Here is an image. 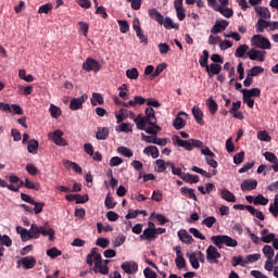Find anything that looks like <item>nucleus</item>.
I'll list each match as a JSON object with an SVG mask.
<instances>
[{
  "label": "nucleus",
  "instance_id": "f257e3e1",
  "mask_svg": "<svg viewBox=\"0 0 278 278\" xmlns=\"http://www.w3.org/2000/svg\"><path fill=\"white\" fill-rule=\"evenodd\" d=\"M137 129H144V125H154L160 130L162 127L157 126V117L155 116V110L149 106L146 109V115L139 114L134 118Z\"/></svg>",
  "mask_w": 278,
  "mask_h": 278
},
{
  "label": "nucleus",
  "instance_id": "f03ea898",
  "mask_svg": "<svg viewBox=\"0 0 278 278\" xmlns=\"http://www.w3.org/2000/svg\"><path fill=\"white\" fill-rule=\"evenodd\" d=\"M173 140L174 144L181 147L186 151H192V149H201L203 147V141L198 139L182 140L179 136H174Z\"/></svg>",
  "mask_w": 278,
  "mask_h": 278
},
{
  "label": "nucleus",
  "instance_id": "7ed1b4c3",
  "mask_svg": "<svg viewBox=\"0 0 278 278\" xmlns=\"http://www.w3.org/2000/svg\"><path fill=\"white\" fill-rule=\"evenodd\" d=\"M211 241L217 249H223V245L225 247H231L236 248L238 247V240L227 236V235H217V236H212Z\"/></svg>",
  "mask_w": 278,
  "mask_h": 278
},
{
  "label": "nucleus",
  "instance_id": "20e7f679",
  "mask_svg": "<svg viewBox=\"0 0 278 278\" xmlns=\"http://www.w3.org/2000/svg\"><path fill=\"white\" fill-rule=\"evenodd\" d=\"M86 262L88 266L94 264V268H99V265L103 264V258L101 254L97 253V248L91 249L90 253L87 255Z\"/></svg>",
  "mask_w": 278,
  "mask_h": 278
},
{
  "label": "nucleus",
  "instance_id": "39448f33",
  "mask_svg": "<svg viewBox=\"0 0 278 278\" xmlns=\"http://www.w3.org/2000/svg\"><path fill=\"white\" fill-rule=\"evenodd\" d=\"M251 42L253 47H257V49H270V40L263 35H254L251 38Z\"/></svg>",
  "mask_w": 278,
  "mask_h": 278
},
{
  "label": "nucleus",
  "instance_id": "423d86ee",
  "mask_svg": "<svg viewBox=\"0 0 278 278\" xmlns=\"http://www.w3.org/2000/svg\"><path fill=\"white\" fill-rule=\"evenodd\" d=\"M233 210H247V212H250V214L258 218V220H264L266 218L262 211H257V208H254L252 205L235 204Z\"/></svg>",
  "mask_w": 278,
  "mask_h": 278
},
{
  "label": "nucleus",
  "instance_id": "0eeeda50",
  "mask_svg": "<svg viewBox=\"0 0 278 278\" xmlns=\"http://www.w3.org/2000/svg\"><path fill=\"white\" fill-rule=\"evenodd\" d=\"M83 68L87 73H90L93 71V73H99L101 71L102 66L101 63H99L97 60L92 58H88L86 62L83 63Z\"/></svg>",
  "mask_w": 278,
  "mask_h": 278
},
{
  "label": "nucleus",
  "instance_id": "6e6552de",
  "mask_svg": "<svg viewBox=\"0 0 278 278\" xmlns=\"http://www.w3.org/2000/svg\"><path fill=\"white\" fill-rule=\"evenodd\" d=\"M218 260H220V252L214 245H208L206 249V261L208 264H218Z\"/></svg>",
  "mask_w": 278,
  "mask_h": 278
},
{
  "label": "nucleus",
  "instance_id": "1a4fd4ad",
  "mask_svg": "<svg viewBox=\"0 0 278 278\" xmlns=\"http://www.w3.org/2000/svg\"><path fill=\"white\" fill-rule=\"evenodd\" d=\"M86 101H88V94L86 93L78 98H73L70 102V110H72L73 112L81 110Z\"/></svg>",
  "mask_w": 278,
  "mask_h": 278
},
{
  "label": "nucleus",
  "instance_id": "9d476101",
  "mask_svg": "<svg viewBox=\"0 0 278 278\" xmlns=\"http://www.w3.org/2000/svg\"><path fill=\"white\" fill-rule=\"evenodd\" d=\"M132 28L136 31L137 38H139L140 42L143 45H149V38L142 34V27H140V21L138 18L132 21Z\"/></svg>",
  "mask_w": 278,
  "mask_h": 278
},
{
  "label": "nucleus",
  "instance_id": "9b49d317",
  "mask_svg": "<svg viewBox=\"0 0 278 278\" xmlns=\"http://www.w3.org/2000/svg\"><path fill=\"white\" fill-rule=\"evenodd\" d=\"M247 55L252 61L264 62L266 58V51L251 49L248 51Z\"/></svg>",
  "mask_w": 278,
  "mask_h": 278
},
{
  "label": "nucleus",
  "instance_id": "f8f14e48",
  "mask_svg": "<svg viewBox=\"0 0 278 278\" xmlns=\"http://www.w3.org/2000/svg\"><path fill=\"white\" fill-rule=\"evenodd\" d=\"M39 232L43 237L48 236L50 242H53L55 240V230L49 227V223H46L43 226H40Z\"/></svg>",
  "mask_w": 278,
  "mask_h": 278
},
{
  "label": "nucleus",
  "instance_id": "ddd939ff",
  "mask_svg": "<svg viewBox=\"0 0 278 278\" xmlns=\"http://www.w3.org/2000/svg\"><path fill=\"white\" fill-rule=\"evenodd\" d=\"M23 186L25 188V180L20 179L18 184L14 186V185H9L8 181L0 178V188H8V190H10L11 192H18V190H21Z\"/></svg>",
  "mask_w": 278,
  "mask_h": 278
},
{
  "label": "nucleus",
  "instance_id": "4468645a",
  "mask_svg": "<svg viewBox=\"0 0 278 278\" xmlns=\"http://www.w3.org/2000/svg\"><path fill=\"white\" fill-rule=\"evenodd\" d=\"M257 188V180L255 179H245L241 184L242 192H251V190H255Z\"/></svg>",
  "mask_w": 278,
  "mask_h": 278
},
{
  "label": "nucleus",
  "instance_id": "2eb2a0df",
  "mask_svg": "<svg viewBox=\"0 0 278 278\" xmlns=\"http://www.w3.org/2000/svg\"><path fill=\"white\" fill-rule=\"evenodd\" d=\"M229 27V22L226 20L216 21L214 26L211 29V33L213 34H220V31H225Z\"/></svg>",
  "mask_w": 278,
  "mask_h": 278
},
{
  "label": "nucleus",
  "instance_id": "dca6fc26",
  "mask_svg": "<svg viewBox=\"0 0 278 278\" xmlns=\"http://www.w3.org/2000/svg\"><path fill=\"white\" fill-rule=\"evenodd\" d=\"M181 116H188V114H186L184 111L177 114L176 118L173 122V127H175L177 130L184 129L186 127V121H184Z\"/></svg>",
  "mask_w": 278,
  "mask_h": 278
},
{
  "label": "nucleus",
  "instance_id": "f3484780",
  "mask_svg": "<svg viewBox=\"0 0 278 278\" xmlns=\"http://www.w3.org/2000/svg\"><path fill=\"white\" fill-rule=\"evenodd\" d=\"M176 266L179 270L181 268H186V258H184V253H181V248H176V260H175Z\"/></svg>",
  "mask_w": 278,
  "mask_h": 278
},
{
  "label": "nucleus",
  "instance_id": "a211bd4d",
  "mask_svg": "<svg viewBox=\"0 0 278 278\" xmlns=\"http://www.w3.org/2000/svg\"><path fill=\"white\" fill-rule=\"evenodd\" d=\"M208 77H213V75H220V71H223V66L218 63H211L207 67H205Z\"/></svg>",
  "mask_w": 278,
  "mask_h": 278
},
{
  "label": "nucleus",
  "instance_id": "6ab92c4d",
  "mask_svg": "<svg viewBox=\"0 0 278 278\" xmlns=\"http://www.w3.org/2000/svg\"><path fill=\"white\" fill-rule=\"evenodd\" d=\"M22 266L25 270H31L36 266V257L34 256H24L22 257Z\"/></svg>",
  "mask_w": 278,
  "mask_h": 278
},
{
  "label": "nucleus",
  "instance_id": "aec40b11",
  "mask_svg": "<svg viewBox=\"0 0 278 278\" xmlns=\"http://www.w3.org/2000/svg\"><path fill=\"white\" fill-rule=\"evenodd\" d=\"M121 268L127 275H134V273H138V265L136 263L125 262L122 264Z\"/></svg>",
  "mask_w": 278,
  "mask_h": 278
},
{
  "label": "nucleus",
  "instance_id": "412c9836",
  "mask_svg": "<svg viewBox=\"0 0 278 278\" xmlns=\"http://www.w3.org/2000/svg\"><path fill=\"white\" fill-rule=\"evenodd\" d=\"M178 238L185 244H192V242H194V238H192L190 233H188V230L186 229H181L178 231Z\"/></svg>",
  "mask_w": 278,
  "mask_h": 278
},
{
  "label": "nucleus",
  "instance_id": "4be33fe9",
  "mask_svg": "<svg viewBox=\"0 0 278 278\" xmlns=\"http://www.w3.org/2000/svg\"><path fill=\"white\" fill-rule=\"evenodd\" d=\"M149 16L156 21L159 25H164V15L157 11V9H150Z\"/></svg>",
  "mask_w": 278,
  "mask_h": 278
},
{
  "label": "nucleus",
  "instance_id": "5701e85b",
  "mask_svg": "<svg viewBox=\"0 0 278 278\" xmlns=\"http://www.w3.org/2000/svg\"><path fill=\"white\" fill-rule=\"evenodd\" d=\"M192 114L193 118H195V122L198 125H205V121H203V111H201V108L199 106H193L192 108Z\"/></svg>",
  "mask_w": 278,
  "mask_h": 278
},
{
  "label": "nucleus",
  "instance_id": "b1692460",
  "mask_svg": "<svg viewBox=\"0 0 278 278\" xmlns=\"http://www.w3.org/2000/svg\"><path fill=\"white\" fill-rule=\"evenodd\" d=\"M144 155H151L153 160L160 157V150L155 146H149L143 150Z\"/></svg>",
  "mask_w": 278,
  "mask_h": 278
},
{
  "label": "nucleus",
  "instance_id": "393cba45",
  "mask_svg": "<svg viewBox=\"0 0 278 278\" xmlns=\"http://www.w3.org/2000/svg\"><path fill=\"white\" fill-rule=\"evenodd\" d=\"M268 27H270V22L264 18H258L257 23L255 24L257 34H264V30L268 29Z\"/></svg>",
  "mask_w": 278,
  "mask_h": 278
},
{
  "label": "nucleus",
  "instance_id": "a878e982",
  "mask_svg": "<svg viewBox=\"0 0 278 278\" xmlns=\"http://www.w3.org/2000/svg\"><path fill=\"white\" fill-rule=\"evenodd\" d=\"M187 257L189 258V263L191 264L192 268H194V270H199V268H201L197 252L187 253Z\"/></svg>",
  "mask_w": 278,
  "mask_h": 278
},
{
  "label": "nucleus",
  "instance_id": "bb28decb",
  "mask_svg": "<svg viewBox=\"0 0 278 278\" xmlns=\"http://www.w3.org/2000/svg\"><path fill=\"white\" fill-rule=\"evenodd\" d=\"M108 136H110V128L98 127L97 132H96L97 140H108Z\"/></svg>",
  "mask_w": 278,
  "mask_h": 278
},
{
  "label": "nucleus",
  "instance_id": "cd10ccee",
  "mask_svg": "<svg viewBox=\"0 0 278 278\" xmlns=\"http://www.w3.org/2000/svg\"><path fill=\"white\" fill-rule=\"evenodd\" d=\"M220 197L228 203H236V195L228 189H222Z\"/></svg>",
  "mask_w": 278,
  "mask_h": 278
},
{
  "label": "nucleus",
  "instance_id": "c85d7f7f",
  "mask_svg": "<svg viewBox=\"0 0 278 278\" xmlns=\"http://www.w3.org/2000/svg\"><path fill=\"white\" fill-rule=\"evenodd\" d=\"M261 235H262V242H265V244H270V242H274L275 240V233L270 232L268 233V229H263L261 231Z\"/></svg>",
  "mask_w": 278,
  "mask_h": 278
},
{
  "label": "nucleus",
  "instance_id": "c756f323",
  "mask_svg": "<svg viewBox=\"0 0 278 278\" xmlns=\"http://www.w3.org/2000/svg\"><path fill=\"white\" fill-rule=\"evenodd\" d=\"M206 105H207L210 114L214 115V114H216V112H218V103L215 102L214 98L210 97L206 100Z\"/></svg>",
  "mask_w": 278,
  "mask_h": 278
},
{
  "label": "nucleus",
  "instance_id": "7c9ffc66",
  "mask_svg": "<svg viewBox=\"0 0 278 278\" xmlns=\"http://www.w3.org/2000/svg\"><path fill=\"white\" fill-rule=\"evenodd\" d=\"M143 231L146 233V240H148V242H153L154 240H157V236L155 235L153 226H149V228L144 229Z\"/></svg>",
  "mask_w": 278,
  "mask_h": 278
},
{
  "label": "nucleus",
  "instance_id": "2f4dec72",
  "mask_svg": "<svg viewBox=\"0 0 278 278\" xmlns=\"http://www.w3.org/2000/svg\"><path fill=\"white\" fill-rule=\"evenodd\" d=\"M38 147H39L38 140L36 139L28 140V147H27L28 153L36 155L38 153Z\"/></svg>",
  "mask_w": 278,
  "mask_h": 278
},
{
  "label": "nucleus",
  "instance_id": "473e14b6",
  "mask_svg": "<svg viewBox=\"0 0 278 278\" xmlns=\"http://www.w3.org/2000/svg\"><path fill=\"white\" fill-rule=\"evenodd\" d=\"M28 231L30 233V240H38V238H40V227H38V225L31 224Z\"/></svg>",
  "mask_w": 278,
  "mask_h": 278
},
{
  "label": "nucleus",
  "instance_id": "72a5a7b5",
  "mask_svg": "<svg viewBox=\"0 0 278 278\" xmlns=\"http://www.w3.org/2000/svg\"><path fill=\"white\" fill-rule=\"evenodd\" d=\"M255 12L261 18H269L270 17V11L268 8L264 7H255Z\"/></svg>",
  "mask_w": 278,
  "mask_h": 278
},
{
  "label": "nucleus",
  "instance_id": "f704fd0d",
  "mask_svg": "<svg viewBox=\"0 0 278 278\" xmlns=\"http://www.w3.org/2000/svg\"><path fill=\"white\" fill-rule=\"evenodd\" d=\"M210 60V52L207 50H203L202 56H200L199 63L202 68H207L210 65L207 64Z\"/></svg>",
  "mask_w": 278,
  "mask_h": 278
},
{
  "label": "nucleus",
  "instance_id": "c9c22d12",
  "mask_svg": "<svg viewBox=\"0 0 278 278\" xmlns=\"http://www.w3.org/2000/svg\"><path fill=\"white\" fill-rule=\"evenodd\" d=\"M167 66L168 65L166 63L159 64L153 74L150 76V79H155V77H160V75H162V73L166 71Z\"/></svg>",
  "mask_w": 278,
  "mask_h": 278
},
{
  "label": "nucleus",
  "instance_id": "e433bc0d",
  "mask_svg": "<svg viewBox=\"0 0 278 278\" xmlns=\"http://www.w3.org/2000/svg\"><path fill=\"white\" fill-rule=\"evenodd\" d=\"M163 25L165 29H179V24L173 23V18L170 17L163 18Z\"/></svg>",
  "mask_w": 278,
  "mask_h": 278
},
{
  "label": "nucleus",
  "instance_id": "4c0bfd02",
  "mask_svg": "<svg viewBox=\"0 0 278 278\" xmlns=\"http://www.w3.org/2000/svg\"><path fill=\"white\" fill-rule=\"evenodd\" d=\"M103 103H105V101L103 100V96H101V93L93 92L91 98V105H103Z\"/></svg>",
  "mask_w": 278,
  "mask_h": 278
},
{
  "label": "nucleus",
  "instance_id": "58836bf2",
  "mask_svg": "<svg viewBox=\"0 0 278 278\" xmlns=\"http://www.w3.org/2000/svg\"><path fill=\"white\" fill-rule=\"evenodd\" d=\"M247 53H249V46L241 45L235 51V56H237V58H244V55H247Z\"/></svg>",
  "mask_w": 278,
  "mask_h": 278
},
{
  "label": "nucleus",
  "instance_id": "ea45409f",
  "mask_svg": "<svg viewBox=\"0 0 278 278\" xmlns=\"http://www.w3.org/2000/svg\"><path fill=\"white\" fill-rule=\"evenodd\" d=\"M181 179H182V181H186L187 184H199L198 175H191V174L184 173Z\"/></svg>",
  "mask_w": 278,
  "mask_h": 278
},
{
  "label": "nucleus",
  "instance_id": "a19ab883",
  "mask_svg": "<svg viewBox=\"0 0 278 278\" xmlns=\"http://www.w3.org/2000/svg\"><path fill=\"white\" fill-rule=\"evenodd\" d=\"M261 257L262 255L260 253L247 255L245 258L243 260L245 267L247 264H253L254 262L260 261Z\"/></svg>",
  "mask_w": 278,
  "mask_h": 278
},
{
  "label": "nucleus",
  "instance_id": "79ce46f5",
  "mask_svg": "<svg viewBox=\"0 0 278 278\" xmlns=\"http://www.w3.org/2000/svg\"><path fill=\"white\" fill-rule=\"evenodd\" d=\"M64 166L74 169L75 173H78L79 175L84 173V169L81 168V166H79V164L73 163L71 161H64Z\"/></svg>",
  "mask_w": 278,
  "mask_h": 278
},
{
  "label": "nucleus",
  "instance_id": "37998d69",
  "mask_svg": "<svg viewBox=\"0 0 278 278\" xmlns=\"http://www.w3.org/2000/svg\"><path fill=\"white\" fill-rule=\"evenodd\" d=\"M269 213L273 214L275 218L278 216V194L275 195L274 203L269 205Z\"/></svg>",
  "mask_w": 278,
  "mask_h": 278
},
{
  "label": "nucleus",
  "instance_id": "c03bdc74",
  "mask_svg": "<svg viewBox=\"0 0 278 278\" xmlns=\"http://www.w3.org/2000/svg\"><path fill=\"white\" fill-rule=\"evenodd\" d=\"M93 273L97 275V273H100V275H110V267L103 265V263L99 264V267H94Z\"/></svg>",
  "mask_w": 278,
  "mask_h": 278
},
{
  "label": "nucleus",
  "instance_id": "a18cd8bd",
  "mask_svg": "<svg viewBox=\"0 0 278 278\" xmlns=\"http://www.w3.org/2000/svg\"><path fill=\"white\" fill-rule=\"evenodd\" d=\"M49 112L52 118H60V116H62V109L55 106L54 104L50 105Z\"/></svg>",
  "mask_w": 278,
  "mask_h": 278
},
{
  "label": "nucleus",
  "instance_id": "49530a36",
  "mask_svg": "<svg viewBox=\"0 0 278 278\" xmlns=\"http://www.w3.org/2000/svg\"><path fill=\"white\" fill-rule=\"evenodd\" d=\"M180 192L184 195L188 194L189 199H193V201H197V194H194V189H190L188 187H181Z\"/></svg>",
  "mask_w": 278,
  "mask_h": 278
},
{
  "label": "nucleus",
  "instance_id": "de8ad7c7",
  "mask_svg": "<svg viewBox=\"0 0 278 278\" xmlns=\"http://www.w3.org/2000/svg\"><path fill=\"white\" fill-rule=\"evenodd\" d=\"M25 188H27V190H36L38 192V190H40V184L25 178Z\"/></svg>",
  "mask_w": 278,
  "mask_h": 278
},
{
  "label": "nucleus",
  "instance_id": "09e8293b",
  "mask_svg": "<svg viewBox=\"0 0 278 278\" xmlns=\"http://www.w3.org/2000/svg\"><path fill=\"white\" fill-rule=\"evenodd\" d=\"M263 254L267 260H273L275 257V250L270 245H264Z\"/></svg>",
  "mask_w": 278,
  "mask_h": 278
},
{
  "label": "nucleus",
  "instance_id": "8fccbe9b",
  "mask_svg": "<svg viewBox=\"0 0 278 278\" xmlns=\"http://www.w3.org/2000/svg\"><path fill=\"white\" fill-rule=\"evenodd\" d=\"M261 73H264V67L262 66H254L251 70H248V75L250 77H257V75H261Z\"/></svg>",
  "mask_w": 278,
  "mask_h": 278
},
{
  "label": "nucleus",
  "instance_id": "3c124183",
  "mask_svg": "<svg viewBox=\"0 0 278 278\" xmlns=\"http://www.w3.org/2000/svg\"><path fill=\"white\" fill-rule=\"evenodd\" d=\"M257 138L262 142H270L273 140V138L270 137V135H268L266 130H260L257 132Z\"/></svg>",
  "mask_w": 278,
  "mask_h": 278
},
{
  "label": "nucleus",
  "instance_id": "603ef678",
  "mask_svg": "<svg viewBox=\"0 0 278 278\" xmlns=\"http://www.w3.org/2000/svg\"><path fill=\"white\" fill-rule=\"evenodd\" d=\"M139 131H146V134H150V136H157V132L162 131V129L157 130V128H155V125H150L149 127L144 125V128L139 129Z\"/></svg>",
  "mask_w": 278,
  "mask_h": 278
},
{
  "label": "nucleus",
  "instance_id": "864d4df0",
  "mask_svg": "<svg viewBox=\"0 0 278 278\" xmlns=\"http://www.w3.org/2000/svg\"><path fill=\"white\" fill-rule=\"evenodd\" d=\"M202 225H204V227H207L208 229H212V227H214V225H216V217L208 216V217L204 218L202 220Z\"/></svg>",
  "mask_w": 278,
  "mask_h": 278
},
{
  "label": "nucleus",
  "instance_id": "5fc2aeb1",
  "mask_svg": "<svg viewBox=\"0 0 278 278\" xmlns=\"http://www.w3.org/2000/svg\"><path fill=\"white\" fill-rule=\"evenodd\" d=\"M48 257H51V260H55V257H60L62 255V251H60L58 248H51L47 250Z\"/></svg>",
  "mask_w": 278,
  "mask_h": 278
},
{
  "label": "nucleus",
  "instance_id": "6e6d98bb",
  "mask_svg": "<svg viewBox=\"0 0 278 278\" xmlns=\"http://www.w3.org/2000/svg\"><path fill=\"white\" fill-rule=\"evenodd\" d=\"M231 266H233L235 268L236 266H241L242 268H247L244 265V258L241 255L232 257Z\"/></svg>",
  "mask_w": 278,
  "mask_h": 278
},
{
  "label": "nucleus",
  "instance_id": "4d7b16f0",
  "mask_svg": "<svg viewBox=\"0 0 278 278\" xmlns=\"http://www.w3.org/2000/svg\"><path fill=\"white\" fill-rule=\"evenodd\" d=\"M134 125L129 124V123H122L118 126L117 131H122L124 134H129V131H134Z\"/></svg>",
  "mask_w": 278,
  "mask_h": 278
},
{
  "label": "nucleus",
  "instance_id": "13d9d810",
  "mask_svg": "<svg viewBox=\"0 0 278 278\" xmlns=\"http://www.w3.org/2000/svg\"><path fill=\"white\" fill-rule=\"evenodd\" d=\"M0 247H12V239L8 235H0Z\"/></svg>",
  "mask_w": 278,
  "mask_h": 278
},
{
  "label": "nucleus",
  "instance_id": "bf43d9fd",
  "mask_svg": "<svg viewBox=\"0 0 278 278\" xmlns=\"http://www.w3.org/2000/svg\"><path fill=\"white\" fill-rule=\"evenodd\" d=\"M253 204L254 205H268V199L263 197L262 194H258L254 198Z\"/></svg>",
  "mask_w": 278,
  "mask_h": 278
},
{
  "label": "nucleus",
  "instance_id": "052dcab7",
  "mask_svg": "<svg viewBox=\"0 0 278 278\" xmlns=\"http://www.w3.org/2000/svg\"><path fill=\"white\" fill-rule=\"evenodd\" d=\"M117 24L122 34H127L129 31V23L125 20H118Z\"/></svg>",
  "mask_w": 278,
  "mask_h": 278
},
{
  "label": "nucleus",
  "instance_id": "680f3d73",
  "mask_svg": "<svg viewBox=\"0 0 278 278\" xmlns=\"http://www.w3.org/2000/svg\"><path fill=\"white\" fill-rule=\"evenodd\" d=\"M241 92H245L249 97H260L262 94V90L260 88H252V89H242Z\"/></svg>",
  "mask_w": 278,
  "mask_h": 278
},
{
  "label": "nucleus",
  "instance_id": "e2e57ef3",
  "mask_svg": "<svg viewBox=\"0 0 278 278\" xmlns=\"http://www.w3.org/2000/svg\"><path fill=\"white\" fill-rule=\"evenodd\" d=\"M140 73L138 72V68L132 67L131 70L126 71V77L128 79H137L139 77Z\"/></svg>",
  "mask_w": 278,
  "mask_h": 278
},
{
  "label": "nucleus",
  "instance_id": "0e129e2a",
  "mask_svg": "<svg viewBox=\"0 0 278 278\" xmlns=\"http://www.w3.org/2000/svg\"><path fill=\"white\" fill-rule=\"evenodd\" d=\"M62 136H64L62 130H55L54 132L49 134V139L53 140V142H58V140H61Z\"/></svg>",
  "mask_w": 278,
  "mask_h": 278
},
{
  "label": "nucleus",
  "instance_id": "69168bd1",
  "mask_svg": "<svg viewBox=\"0 0 278 278\" xmlns=\"http://www.w3.org/2000/svg\"><path fill=\"white\" fill-rule=\"evenodd\" d=\"M26 172L30 175L36 176L38 175L39 170H38V167H36V165L31 164V163H28L26 165Z\"/></svg>",
  "mask_w": 278,
  "mask_h": 278
},
{
  "label": "nucleus",
  "instance_id": "338daca9",
  "mask_svg": "<svg viewBox=\"0 0 278 278\" xmlns=\"http://www.w3.org/2000/svg\"><path fill=\"white\" fill-rule=\"evenodd\" d=\"M33 205H35L33 212L35 214H40L42 210L45 208V202H34Z\"/></svg>",
  "mask_w": 278,
  "mask_h": 278
},
{
  "label": "nucleus",
  "instance_id": "774afa93",
  "mask_svg": "<svg viewBox=\"0 0 278 278\" xmlns=\"http://www.w3.org/2000/svg\"><path fill=\"white\" fill-rule=\"evenodd\" d=\"M143 275L146 278H157V274L155 271H153V269L147 267L144 270H143Z\"/></svg>",
  "mask_w": 278,
  "mask_h": 278
}]
</instances>
